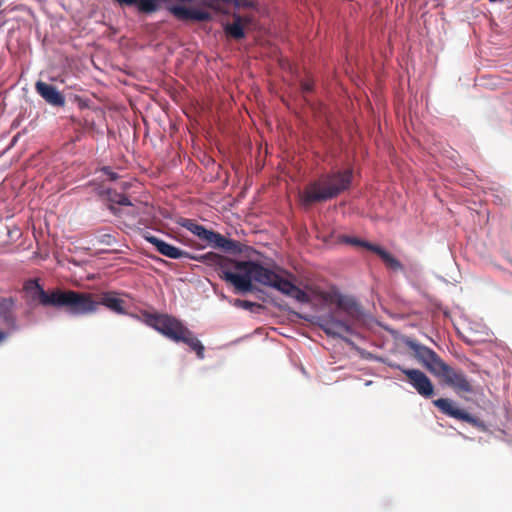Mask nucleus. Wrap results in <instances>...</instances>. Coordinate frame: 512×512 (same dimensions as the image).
Returning <instances> with one entry per match:
<instances>
[{
	"label": "nucleus",
	"instance_id": "nucleus-1",
	"mask_svg": "<svg viewBox=\"0 0 512 512\" xmlns=\"http://www.w3.org/2000/svg\"><path fill=\"white\" fill-rule=\"evenodd\" d=\"M203 257L210 265L218 266L221 277L237 289L254 288L253 283L270 288H298L295 276L280 267L269 269L258 262L233 260L213 252Z\"/></svg>",
	"mask_w": 512,
	"mask_h": 512
},
{
	"label": "nucleus",
	"instance_id": "nucleus-2",
	"mask_svg": "<svg viewBox=\"0 0 512 512\" xmlns=\"http://www.w3.org/2000/svg\"><path fill=\"white\" fill-rule=\"evenodd\" d=\"M44 306L66 307L73 313L94 311L99 304L118 314H125L124 300L113 295H105L102 302H96L87 294H78L72 290H36L34 297Z\"/></svg>",
	"mask_w": 512,
	"mask_h": 512
},
{
	"label": "nucleus",
	"instance_id": "nucleus-3",
	"mask_svg": "<svg viewBox=\"0 0 512 512\" xmlns=\"http://www.w3.org/2000/svg\"><path fill=\"white\" fill-rule=\"evenodd\" d=\"M409 348L415 358L435 377L441 379L457 393H472L473 387L465 373L446 364L431 348L410 341Z\"/></svg>",
	"mask_w": 512,
	"mask_h": 512
},
{
	"label": "nucleus",
	"instance_id": "nucleus-4",
	"mask_svg": "<svg viewBox=\"0 0 512 512\" xmlns=\"http://www.w3.org/2000/svg\"><path fill=\"white\" fill-rule=\"evenodd\" d=\"M298 302L310 304L315 310H341L350 316H361L360 304L352 296L339 293V290H279Z\"/></svg>",
	"mask_w": 512,
	"mask_h": 512
},
{
	"label": "nucleus",
	"instance_id": "nucleus-5",
	"mask_svg": "<svg viewBox=\"0 0 512 512\" xmlns=\"http://www.w3.org/2000/svg\"><path fill=\"white\" fill-rule=\"evenodd\" d=\"M351 181L352 171L349 169L321 175L304 188L300 195L301 204L308 208L314 203L336 198L350 187Z\"/></svg>",
	"mask_w": 512,
	"mask_h": 512
},
{
	"label": "nucleus",
	"instance_id": "nucleus-6",
	"mask_svg": "<svg viewBox=\"0 0 512 512\" xmlns=\"http://www.w3.org/2000/svg\"><path fill=\"white\" fill-rule=\"evenodd\" d=\"M144 318L148 326L176 343L182 342L188 345L199 359H204V345L180 320L161 313H145Z\"/></svg>",
	"mask_w": 512,
	"mask_h": 512
},
{
	"label": "nucleus",
	"instance_id": "nucleus-7",
	"mask_svg": "<svg viewBox=\"0 0 512 512\" xmlns=\"http://www.w3.org/2000/svg\"><path fill=\"white\" fill-rule=\"evenodd\" d=\"M390 367L400 370L406 377L408 383L425 398H430L434 394V386L430 378L419 369H408L398 364H390Z\"/></svg>",
	"mask_w": 512,
	"mask_h": 512
},
{
	"label": "nucleus",
	"instance_id": "nucleus-8",
	"mask_svg": "<svg viewBox=\"0 0 512 512\" xmlns=\"http://www.w3.org/2000/svg\"><path fill=\"white\" fill-rule=\"evenodd\" d=\"M169 11L178 19L182 21H198L206 22L211 20V14L204 10L188 8L181 5H174L169 8Z\"/></svg>",
	"mask_w": 512,
	"mask_h": 512
},
{
	"label": "nucleus",
	"instance_id": "nucleus-9",
	"mask_svg": "<svg viewBox=\"0 0 512 512\" xmlns=\"http://www.w3.org/2000/svg\"><path fill=\"white\" fill-rule=\"evenodd\" d=\"M35 90L48 104L56 107L65 105V97L55 86L39 80L35 84Z\"/></svg>",
	"mask_w": 512,
	"mask_h": 512
},
{
	"label": "nucleus",
	"instance_id": "nucleus-10",
	"mask_svg": "<svg viewBox=\"0 0 512 512\" xmlns=\"http://www.w3.org/2000/svg\"><path fill=\"white\" fill-rule=\"evenodd\" d=\"M233 22L227 23L224 25L223 30L225 35L228 38L234 39V40H241L244 39L245 34V26L250 24L251 19L249 17H243L239 14L234 13L232 15Z\"/></svg>",
	"mask_w": 512,
	"mask_h": 512
},
{
	"label": "nucleus",
	"instance_id": "nucleus-11",
	"mask_svg": "<svg viewBox=\"0 0 512 512\" xmlns=\"http://www.w3.org/2000/svg\"><path fill=\"white\" fill-rule=\"evenodd\" d=\"M147 241L154 245L156 250L171 259H181L185 257H189L188 252L183 251L159 238L156 236H147Z\"/></svg>",
	"mask_w": 512,
	"mask_h": 512
},
{
	"label": "nucleus",
	"instance_id": "nucleus-12",
	"mask_svg": "<svg viewBox=\"0 0 512 512\" xmlns=\"http://www.w3.org/2000/svg\"><path fill=\"white\" fill-rule=\"evenodd\" d=\"M433 404L445 415L458 420L472 422L473 419L469 413L454 406L450 399L439 398L433 401Z\"/></svg>",
	"mask_w": 512,
	"mask_h": 512
},
{
	"label": "nucleus",
	"instance_id": "nucleus-13",
	"mask_svg": "<svg viewBox=\"0 0 512 512\" xmlns=\"http://www.w3.org/2000/svg\"><path fill=\"white\" fill-rule=\"evenodd\" d=\"M371 248H372V252L377 254L380 257V259L382 260L384 265L389 270H392V271H403L404 270V267L400 263V261L397 258H395L390 252H388L387 250L383 249L382 247H380L376 244L374 245V247H371Z\"/></svg>",
	"mask_w": 512,
	"mask_h": 512
},
{
	"label": "nucleus",
	"instance_id": "nucleus-14",
	"mask_svg": "<svg viewBox=\"0 0 512 512\" xmlns=\"http://www.w3.org/2000/svg\"><path fill=\"white\" fill-rule=\"evenodd\" d=\"M13 302L11 299H2L0 301V318L4 325L11 330L17 329L16 317L12 311Z\"/></svg>",
	"mask_w": 512,
	"mask_h": 512
},
{
	"label": "nucleus",
	"instance_id": "nucleus-15",
	"mask_svg": "<svg viewBox=\"0 0 512 512\" xmlns=\"http://www.w3.org/2000/svg\"><path fill=\"white\" fill-rule=\"evenodd\" d=\"M324 331L326 332V334H328L330 336L345 339L341 335V332L351 333V328L347 323H345L343 321L332 320L331 325L327 328H324Z\"/></svg>",
	"mask_w": 512,
	"mask_h": 512
},
{
	"label": "nucleus",
	"instance_id": "nucleus-16",
	"mask_svg": "<svg viewBox=\"0 0 512 512\" xmlns=\"http://www.w3.org/2000/svg\"><path fill=\"white\" fill-rule=\"evenodd\" d=\"M181 225L189 230L194 235L198 236L201 240H205L209 230L206 229L204 226L197 224L191 219H184L181 222Z\"/></svg>",
	"mask_w": 512,
	"mask_h": 512
},
{
	"label": "nucleus",
	"instance_id": "nucleus-17",
	"mask_svg": "<svg viewBox=\"0 0 512 512\" xmlns=\"http://www.w3.org/2000/svg\"><path fill=\"white\" fill-rule=\"evenodd\" d=\"M226 239L227 238L222 234L209 230L204 241H206L213 248H217L223 251Z\"/></svg>",
	"mask_w": 512,
	"mask_h": 512
},
{
	"label": "nucleus",
	"instance_id": "nucleus-18",
	"mask_svg": "<svg viewBox=\"0 0 512 512\" xmlns=\"http://www.w3.org/2000/svg\"><path fill=\"white\" fill-rule=\"evenodd\" d=\"M249 249L247 245L242 244L239 241L226 239L223 251L234 255L243 254Z\"/></svg>",
	"mask_w": 512,
	"mask_h": 512
},
{
	"label": "nucleus",
	"instance_id": "nucleus-19",
	"mask_svg": "<svg viewBox=\"0 0 512 512\" xmlns=\"http://www.w3.org/2000/svg\"><path fill=\"white\" fill-rule=\"evenodd\" d=\"M233 305L238 308L249 310L253 313H259L260 310L264 309V306L260 303L242 299H235Z\"/></svg>",
	"mask_w": 512,
	"mask_h": 512
},
{
	"label": "nucleus",
	"instance_id": "nucleus-20",
	"mask_svg": "<svg viewBox=\"0 0 512 512\" xmlns=\"http://www.w3.org/2000/svg\"><path fill=\"white\" fill-rule=\"evenodd\" d=\"M339 242L345 243V244H349V245H353V246L364 247V248H366L369 251H372L371 247H374V245H375V244H372V243H370L368 241L361 240V239L356 238V237L346 236V235L340 236L339 237Z\"/></svg>",
	"mask_w": 512,
	"mask_h": 512
},
{
	"label": "nucleus",
	"instance_id": "nucleus-21",
	"mask_svg": "<svg viewBox=\"0 0 512 512\" xmlns=\"http://www.w3.org/2000/svg\"><path fill=\"white\" fill-rule=\"evenodd\" d=\"M45 285L44 280L39 275L32 276L25 280L22 288H43Z\"/></svg>",
	"mask_w": 512,
	"mask_h": 512
},
{
	"label": "nucleus",
	"instance_id": "nucleus-22",
	"mask_svg": "<svg viewBox=\"0 0 512 512\" xmlns=\"http://www.w3.org/2000/svg\"><path fill=\"white\" fill-rule=\"evenodd\" d=\"M301 91L303 94L311 93L314 90V82L312 80H302L300 82Z\"/></svg>",
	"mask_w": 512,
	"mask_h": 512
},
{
	"label": "nucleus",
	"instance_id": "nucleus-23",
	"mask_svg": "<svg viewBox=\"0 0 512 512\" xmlns=\"http://www.w3.org/2000/svg\"><path fill=\"white\" fill-rule=\"evenodd\" d=\"M121 195H122V193H117L116 191H111V190L107 191L108 200L115 204H117V200H120Z\"/></svg>",
	"mask_w": 512,
	"mask_h": 512
},
{
	"label": "nucleus",
	"instance_id": "nucleus-24",
	"mask_svg": "<svg viewBox=\"0 0 512 512\" xmlns=\"http://www.w3.org/2000/svg\"><path fill=\"white\" fill-rule=\"evenodd\" d=\"M99 242L106 245H111L114 242V238L110 234H103L99 237Z\"/></svg>",
	"mask_w": 512,
	"mask_h": 512
},
{
	"label": "nucleus",
	"instance_id": "nucleus-25",
	"mask_svg": "<svg viewBox=\"0 0 512 512\" xmlns=\"http://www.w3.org/2000/svg\"><path fill=\"white\" fill-rule=\"evenodd\" d=\"M117 204L124 205V206H130L132 203L128 199V197L125 194H122L120 197V200H117Z\"/></svg>",
	"mask_w": 512,
	"mask_h": 512
},
{
	"label": "nucleus",
	"instance_id": "nucleus-26",
	"mask_svg": "<svg viewBox=\"0 0 512 512\" xmlns=\"http://www.w3.org/2000/svg\"><path fill=\"white\" fill-rule=\"evenodd\" d=\"M117 204L124 205V206H130L132 203L128 199V197L125 194H122L120 197V200H117Z\"/></svg>",
	"mask_w": 512,
	"mask_h": 512
},
{
	"label": "nucleus",
	"instance_id": "nucleus-27",
	"mask_svg": "<svg viewBox=\"0 0 512 512\" xmlns=\"http://www.w3.org/2000/svg\"><path fill=\"white\" fill-rule=\"evenodd\" d=\"M104 173L109 177L110 180L117 179V174L113 171H110L109 168H103Z\"/></svg>",
	"mask_w": 512,
	"mask_h": 512
},
{
	"label": "nucleus",
	"instance_id": "nucleus-28",
	"mask_svg": "<svg viewBox=\"0 0 512 512\" xmlns=\"http://www.w3.org/2000/svg\"><path fill=\"white\" fill-rule=\"evenodd\" d=\"M8 333L7 332H4V331H1L0 330V343H2L3 341H5L8 337Z\"/></svg>",
	"mask_w": 512,
	"mask_h": 512
},
{
	"label": "nucleus",
	"instance_id": "nucleus-29",
	"mask_svg": "<svg viewBox=\"0 0 512 512\" xmlns=\"http://www.w3.org/2000/svg\"><path fill=\"white\" fill-rule=\"evenodd\" d=\"M235 291H236V292H243V293H245V292H252L253 290H246V289H243V290H235Z\"/></svg>",
	"mask_w": 512,
	"mask_h": 512
}]
</instances>
